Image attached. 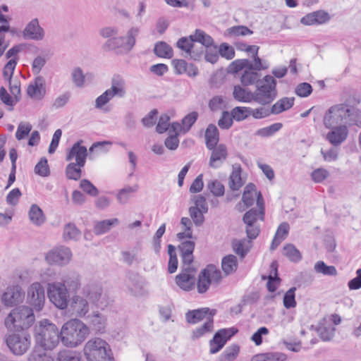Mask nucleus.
<instances>
[{
    "label": "nucleus",
    "instance_id": "a19ab883",
    "mask_svg": "<svg viewBox=\"0 0 361 361\" xmlns=\"http://www.w3.org/2000/svg\"><path fill=\"white\" fill-rule=\"evenodd\" d=\"M233 96L235 100L241 102H250L253 101V93L246 90L240 85L234 87Z\"/></svg>",
    "mask_w": 361,
    "mask_h": 361
},
{
    "label": "nucleus",
    "instance_id": "a878e982",
    "mask_svg": "<svg viewBox=\"0 0 361 361\" xmlns=\"http://www.w3.org/2000/svg\"><path fill=\"white\" fill-rule=\"evenodd\" d=\"M206 145L209 149H214L219 140V130L214 124H209L205 131Z\"/></svg>",
    "mask_w": 361,
    "mask_h": 361
},
{
    "label": "nucleus",
    "instance_id": "412c9836",
    "mask_svg": "<svg viewBox=\"0 0 361 361\" xmlns=\"http://www.w3.org/2000/svg\"><path fill=\"white\" fill-rule=\"evenodd\" d=\"M27 93L32 99L41 100L46 94L44 78L42 76L37 77L35 81L28 85Z\"/></svg>",
    "mask_w": 361,
    "mask_h": 361
},
{
    "label": "nucleus",
    "instance_id": "338daca9",
    "mask_svg": "<svg viewBox=\"0 0 361 361\" xmlns=\"http://www.w3.org/2000/svg\"><path fill=\"white\" fill-rule=\"evenodd\" d=\"M207 188L210 192L216 197L223 196L224 194V186L219 180H214L207 184Z\"/></svg>",
    "mask_w": 361,
    "mask_h": 361
},
{
    "label": "nucleus",
    "instance_id": "4be33fe9",
    "mask_svg": "<svg viewBox=\"0 0 361 361\" xmlns=\"http://www.w3.org/2000/svg\"><path fill=\"white\" fill-rule=\"evenodd\" d=\"M212 150L209 165L213 169L219 168L227 158V147L225 145L220 144Z\"/></svg>",
    "mask_w": 361,
    "mask_h": 361
},
{
    "label": "nucleus",
    "instance_id": "49530a36",
    "mask_svg": "<svg viewBox=\"0 0 361 361\" xmlns=\"http://www.w3.org/2000/svg\"><path fill=\"white\" fill-rule=\"evenodd\" d=\"M346 116V126L355 125L361 126V111L354 107L348 106V112Z\"/></svg>",
    "mask_w": 361,
    "mask_h": 361
},
{
    "label": "nucleus",
    "instance_id": "3c124183",
    "mask_svg": "<svg viewBox=\"0 0 361 361\" xmlns=\"http://www.w3.org/2000/svg\"><path fill=\"white\" fill-rule=\"evenodd\" d=\"M168 253L169 255L168 271L170 274L176 271L178 268V259L176 253V247L173 245H168Z\"/></svg>",
    "mask_w": 361,
    "mask_h": 361
},
{
    "label": "nucleus",
    "instance_id": "393cba45",
    "mask_svg": "<svg viewBox=\"0 0 361 361\" xmlns=\"http://www.w3.org/2000/svg\"><path fill=\"white\" fill-rule=\"evenodd\" d=\"M108 90L114 97H123L126 93L124 79L120 75H114L111 80V86Z\"/></svg>",
    "mask_w": 361,
    "mask_h": 361
},
{
    "label": "nucleus",
    "instance_id": "b1692460",
    "mask_svg": "<svg viewBox=\"0 0 361 361\" xmlns=\"http://www.w3.org/2000/svg\"><path fill=\"white\" fill-rule=\"evenodd\" d=\"M71 307L77 316L83 317L89 311V303L85 296L75 295L72 298Z\"/></svg>",
    "mask_w": 361,
    "mask_h": 361
},
{
    "label": "nucleus",
    "instance_id": "bf43d9fd",
    "mask_svg": "<svg viewBox=\"0 0 361 361\" xmlns=\"http://www.w3.org/2000/svg\"><path fill=\"white\" fill-rule=\"evenodd\" d=\"M227 31L231 36L234 37L250 35L253 33L251 30L244 25L233 26L228 28Z\"/></svg>",
    "mask_w": 361,
    "mask_h": 361
},
{
    "label": "nucleus",
    "instance_id": "680f3d73",
    "mask_svg": "<svg viewBox=\"0 0 361 361\" xmlns=\"http://www.w3.org/2000/svg\"><path fill=\"white\" fill-rule=\"evenodd\" d=\"M32 130V125L29 123L21 122L18 124L16 132V137L18 140L25 138Z\"/></svg>",
    "mask_w": 361,
    "mask_h": 361
},
{
    "label": "nucleus",
    "instance_id": "4c0bfd02",
    "mask_svg": "<svg viewBox=\"0 0 361 361\" xmlns=\"http://www.w3.org/2000/svg\"><path fill=\"white\" fill-rule=\"evenodd\" d=\"M62 284L68 287L71 290H76L80 286V276L75 272L68 274L64 276Z\"/></svg>",
    "mask_w": 361,
    "mask_h": 361
},
{
    "label": "nucleus",
    "instance_id": "6e6d98bb",
    "mask_svg": "<svg viewBox=\"0 0 361 361\" xmlns=\"http://www.w3.org/2000/svg\"><path fill=\"white\" fill-rule=\"evenodd\" d=\"M81 167L75 163H70L66 169V177L68 179L77 180L81 177Z\"/></svg>",
    "mask_w": 361,
    "mask_h": 361
},
{
    "label": "nucleus",
    "instance_id": "473e14b6",
    "mask_svg": "<svg viewBox=\"0 0 361 361\" xmlns=\"http://www.w3.org/2000/svg\"><path fill=\"white\" fill-rule=\"evenodd\" d=\"M118 223L119 220L117 218L97 221L94 226V233L97 235H102L108 232L112 226L117 225Z\"/></svg>",
    "mask_w": 361,
    "mask_h": 361
},
{
    "label": "nucleus",
    "instance_id": "6e6552de",
    "mask_svg": "<svg viewBox=\"0 0 361 361\" xmlns=\"http://www.w3.org/2000/svg\"><path fill=\"white\" fill-rule=\"evenodd\" d=\"M348 105L336 104L331 106L324 114L323 123L326 128L339 125H346V116L348 115Z\"/></svg>",
    "mask_w": 361,
    "mask_h": 361
},
{
    "label": "nucleus",
    "instance_id": "09e8293b",
    "mask_svg": "<svg viewBox=\"0 0 361 361\" xmlns=\"http://www.w3.org/2000/svg\"><path fill=\"white\" fill-rule=\"evenodd\" d=\"M57 361H82V360L80 353L64 350L59 353Z\"/></svg>",
    "mask_w": 361,
    "mask_h": 361
},
{
    "label": "nucleus",
    "instance_id": "cd10ccee",
    "mask_svg": "<svg viewBox=\"0 0 361 361\" xmlns=\"http://www.w3.org/2000/svg\"><path fill=\"white\" fill-rule=\"evenodd\" d=\"M241 167L240 165H233L229 177V187L232 190H238L244 184L241 178Z\"/></svg>",
    "mask_w": 361,
    "mask_h": 361
},
{
    "label": "nucleus",
    "instance_id": "37998d69",
    "mask_svg": "<svg viewBox=\"0 0 361 361\" xmlns=\"http://www.w3.org/2000/svg\"><path fill=\"white\" fill-rule=\"evenodd\" d=\"M283 255L293 262H298L302 259L300 252L293 244H287L283 247Z\"/></svg>",
    "mask_w": 361,
    "mask_h": 361
},
{
    "label": "nucleus",
    "instance_id": "e2e57ef3",
    "mask_svg": "<svg viewBox=\"0 0 361 361\" xmlns=\"http://www.w3.org/2000/svg\"><path fill=\"white\" fill-rule=\"evenodd\" d=\"M45 350L35 349L28 356V361H53L44 351Z\"/></svg>",
    "mask_w": 361,
    "mask_h": 361
},
{
    "label": "nucleus",
    "instance_id": "e433bc0d",
    "mask_svg": "<svg viewBox=\"0 0 361 361\" xmlns=\"http://www.w3.org/2000/svg\"><path fill=\"white\" fill-rule=\"evenodd\" d=\"M215 310H212L209 313V316L207 317V321L200 327L196 329L192 334V338L194 339L199 338L207 332H210L213 329V316L215 314Z\"/></svg>",
    "mask_w": 361,
    "mask_h": 361
},
{
    "label": "nucleus",
    "instance_id": "4d7b16f0",
    "mask_svg": "<svg viewBox=\"0 0 361 361\" xmlns=\"http://www.w3.org/2000/svg\"><path fill=\"white\" fill-rule=\"evenodd\" d=\"M295 290L296 288L292 287L285 293L283 296V305L286 308L290 309L296 306V301L295 299Z\"/></svg>",
    "mask_w": 361,
    "mask_h": 361
},
{
    "label": "nucleus",
    "instance_id": "79ce46f5",
    "mask_svg": "<svg viewBox=\"0 0 361 361\" xmlns=\"http://www.w3.org/2000/svg\"><path fill=\"white\" fill-rule=\"evenodd\" d=\"M154 51L161 58L171 59L173 55V49L165 42H157L154 46Z\"/></svg>",
    "mask_w": 361,
    "mask_h": 361
},
{
    "label": "nucleus",
    "instance_id": "ddd939ff",
    "mask_svg": "<svg viewBox=\"0 0 361 361\" xmlns=\"http://www.w3.org/2000/svg\"><path fill=\"white\" fill-rule=\"evenodd\" d=\"M72 255L68 247L61 245L49 250L45 255V260L49 264L65 266L70 262Z\"/></svg>",
    "mask_w": 361,
    "mask_h": 361
},
{
    "label": "nucleus",
    "instance_id": "c756f323",
    "mask_svg": "<svg viewBox=\"0 0 361 361\" xmlns=\"http://www.w3.org/2000/svg\"><path fill=\"white\" fill-rule=\"evenodd\" d=\"M290 229L289 224L286 222L281 223L277 228L274 238L271 245V250H275L280 243L286 238Z\"/></svg>",
    "mask_w": 361,
    "mask_h": 361
},
{
    "label": "nucleus",
    "instance_id": "0e129e2a",
    "mask_svg": "<svg viewBox=\"0 0 361 361\" xmlns=\"http://www.w3.org/2000/svg\"><path fill=\"white\" fill-rule=\"evenodd\" d=\"M198 118V113L196 111H192L187 114L182 119V125L183 128V133L188 132L192 125L195 123Z\"/></svg>",
    "mask_w": 361,
    "mask_h": 361
},
{
    "label": "nucleus",
    "instance_id": "0eeeda50",
    "mask_svg": "<svg viewBox=\"0 0 361 361\" xmlns=\"http://www.w3.org/2000/svg\"><path fill=\"white\" fill-rule=\"evenodd\" d=\"M4 341L10 352L20 356L30 349L32 338L27 331L22 330L6 335Z\"/></svg>",
    "mask_w": 361,
    "mask_h": 361
},
{
    "label": "nucleus",
    "instance_id": "5701e85b",
    "mask_svg": "<svg viewBox=\"0 0 361 361\" xmlns=\"http://www.w3.org/2000/svg\"><path fill=\"white\" fill-rule=\"evenodd\" d=\"M257 204L259 207V210L251 209L244 214L243 221L245 224H255L257 219L263 220L264 214V205L262 197L260 192L257 195Z\"/></svg>",
    "mask_w": 361,
    "mask_h": 361
},
{
    "label": "nucleus",
    "instance_id": "72a5a7b5",
    "mask_svg": "<svg viewBox=\"0 0 361 361\" xmlns=\"http://www.w3.org/2000/svg\"><path fill=\"white\" fill-rule=\"evenodd\" d=\"M209 308L188 311L185 314L186 320L188 323L196 324L205 318L207 319L209 316Z\"/></svg>",
    "mask_w": 361,
    "mask_h": 361
},
{
    "label": "nucleus",
    "instance_id": "7c9ffc66",
    "mask_svg": "<svg viewBox=\"0 0 361 361\" xmlns=\"http://www.w3.org/2000/svg\"><path fill=\"white\" fill-rule=\"evenodd\" d=\"M294 97H283L272 105V114H279L285 111L290 109L294 105Z\"/></svg>",
    "mask_w": 361,
    "mask_h": 361
},
{
    "label": "nucleus",
    "instance_id": "9b49d317",
    "mask_svg": "<svg viewBox=\"0 0 361 361\" xmlns=\"http://www.w3.org/2000/svg\"><path fill=\"white\" fill-rule=\"evenodd\" d=\"M27 303L32 310L41 311L45 302V291L44 286L39 282L32 283L27 290Z\"/></svg>",
    "mask_w": 361,
    "mask_h": 361
},
{
    "label": "nucleus",
    "instance_id": "20e7f679",
    "mask_svg": "<svg viewBox=\"0 0 361 361\" xmlns=\"http://www.w3.org/2000/svg\"><path fill=\"white\" fill-rule=\"evenodd\" d=\"M253 101L262 106L270 104L277 97L276 80L270 75L262 79L256 85Z\"/></svg>",
    "mask_w": 361,
    "mask_h": 361
},
{
    "label": "nucleus",
    "instance_id": "2eb2a0df",
    "mask_svg": "<svg viewBox=\"0 0 361 361\" xmlns=\"http://www.w3.org/2000/svg\"><path fill=\"white\" fill-rule=\"evenodd\" d=\"M237 330L231 329H221L216 331L214 337L209 341V353L211 354H216L219 352L225 345L227 341H228L235 334Z\"/></svg>",
    "mask_w": 361,
    "mask_h": 361
},
{
    "label": "nucleus",
    "instance_id": "7ed1b4c3",
    "mask_svg": "<svg viewBox=\"0 0 361 361\" xmlns=\"http://www.w3.org/2000/svg\"><path fill=\"white\" fill-rule=\"evenodd\" d=\"M32 308L22 305L11 310L5 318L4 325L8 330H18L29 328L35 322Z\"/></svg>",
    "mask_w": 361,
    "mask_h": 361
},
{
    "label": "nucleus",
    "instance_id": "f8f14e48",
    "mask_svg": "<svg viewBox=\"0 0 361 361\" xmlns=\"http://www.w3.org/2000/svg\"><path fill=\"white\" fill-rule=\"evenodd\" d=\"M211 42L212 37L210 35L202 30L197 29L193 35L180 38L176 43V46L188 54L193 47L195 42L208 45Z\"/></svg>",
    "mask_w": 361,
    "mask_h": 361
},
{
    "label": "nucleus",
    "instance_id": "2f4dec72",
    "mask_svg": "<svg viewBox=\"0 0 361 361\" xmlns=\"http://www.w3.org/2000/svg\"><path fill=\"white\" fill-rule=\"evenodd\" d=\"M87 319L92 326L94 330L102 332L106 326V318L99 312H93L92 314L88 315Z\"/></svg>",
    "mask_w": 361,
    "mask_h": 361
},
{
    "label": "nucleus",
    "instance_id": "39448f33",
    "mask_svg": "<svg viewBox=\"0 0 361 361\" xmlns=\"http://www.w3.org/2000/svg\"><path fill=\"white\" fill-rule=\"evenodd\" d=\"M84 354L87 361H111L109 344L100 338L89 340L85 345Z\"/></svg>",
    "mask_w": 361,
    "mask_h": 361
},
{
    "label": "nucleus",
    "instance_id": "a18cd8bd",
    "mask_svg": "<svg viewBox=\"0 0 361 361\" xmlns=\"http://www.w3.org/2000/svg\"><path fill=\"white\" fill-rule=\"evenodd\" d=\"M240 348L236 344L227 347L219 357V361H233L239 353Z\"/></svg>",
    "mask_w": 361,
    "mask_h": 361
},
{
    "label": "nucleus",
    "instance_id": "5fc2aeb1",
    "mask_svg": "<svg viewBox=\"0 0 361 361\" xmlns=\"http://www.w3.org/2000/svg\"><path fill=\"white\" fill-rule=\"evenodd\" d=\"M71 78L76 87H82L84 86L85 76L80 68L75 67L72 70Z\"/></svg>",
    "mask_w": 361,
    "mask_h": 361
},
{
    "label": "nucleus",
    "instance_id": "c9c22d12",
    "mask_svg": "<svg viewBox=\"0 0 361 361\" xmlns=\"http://www.w3.org/2000/svg\"><path fill=\"white\" fill-rule=\"evenodd\" d=\"M127 286L129 291L135 296L142 295L145 293L143 281L138 276L129 279Z\"/></svg>",
    "mask_w": 361,
    "mask_h": 361
},
{
    "label": "nucleus",
    "instance_id": "f704fd0d",
    "mask_svg": "<svg viewBox=\"0 0 361 361\" xmlns=\"http://www.w3.org/2000/svg\"><path fill=\"white\" fill-rule=\"evenodd\" d=\"M202 45L204 47V59L206 61L212 64L216 63L219 57V53L217 46L214 44V39L212 38V42L208 45Z\"/></svg>",
    "mask_w": 361,
    "mask_h": 361
},
{
    "label": "nucleus",
    "instance_id": "aec40b11",
    "mask_svg": "<svg viewBox=\"0 0 361 361\" xmlns=\"http://www.w3.org/2000/svg\"><path fill=\"white\" fill-rule=\"evenodd\" d=\"M326 139L334 146H339L348 135V128L346 125H339L329 128Z\"/></svg>",
    "mask_w": 361,
    "mask_h": 361
},
{
    "label": "nucleus",
    "instance_id": "13d9d810",
    "mask_svg": "<svg viewBox=\"0 0 361 361\" xmlns=\"http://www.w3.org/2000/svg\"><path fill=\"white\" fill-rule=\"evenodd\" d=\"M16 65L17 59L15 58L10 59L4 66L3 69V76L5 80H11Z\"/></svg>",
    "mask_w": 361,
    "mask_h": 361
},
{
    "label": "nucleus",
    "instance_id": "ea45409f",
    "mask_svg": "<svg viewBox=\"0 0 361 361\" xmlns=\"http://www.w3.org/2000/svg\"><path fill=\"white\" fill-rule=\"evenodd\" d=\"M221 267L226 275L235 271L238 267L237 257L233 255L224 257L221 261Z\"/></svg>",
    "mask_w": 361,
    "mask_h": 361
},
{
    "label": "nucleus",
    "instance_id": "c03bdc74",
    "mask_svg": "<svg viewBox=\"0 0 361 361\" xmlns=\"http://www.w3.org/2000/svg\"><path fill=\"white\" fill-rule=\"evenodd\" d=\"M282 127L283 125L281 123H275L269 126L258 129L255 132V135L262 137H271L279 131Z\"/></svg>",
    "mask_w": 361,
    "mask_h": 361
},
{
    "label": "nucleus",
    "instance_id": "9d476101",
    "mask_svg": "<svg viewBox=\"0 0 361 361\" xmlns=\"http://www.w3.org/2000/svg\"><path fill=\"white\" fill-rule=\"evenodd\" d=\"M221 279V272L215 266L208 265L199 275L197 290L200 293L207 292L211 284H218Z\"/></svg>",
    "mask_w": 361,
    "mask_h": 361
},
{
    "label": "nucleus",
    "instance_id": "58836bf2",
    "mask_svg": "<svg viewBox=\"0 0 361 361\" xmlns=\"http://www.w3.org/2000/svg\"><path fill=\"white\" fill-rule=\"evenodd\" d=\"M30 221L37 226H40L45 221V216L42 210L37 204H32L29 211Z\"/></svg>",
    "mask_w": 361,
    "mask_h": 361
},
{
    "label": "nucleus",
    "instance_id": "f3484780",
    "mask_svg": "<svg viewBox=\"0 0 361 361\" xmlns=\"http://www.w3.org/2000/svg\"><path fill=\"white\" fill-rule=\"evenodd\" d=\"M177 285L184 290H190L195 284V270L192 267H185L182 271L176 276Z\"/></svg>",
    "mask_w": 361,
    "mask_h": 361
},
{
    "label": "nucleus",
    "instance_id": "774afa93",
    "mask_svg": "<svg viewBox=\"0 0 361 361\" xmlns=\"http://www.w3.org/2000/svg\"><path fill=\"white\" fill-rule=\"evenodd\" d=\"M35 172L40 176L47 177L49 175L47 159L42 158L35 167Z\"/></svg>",
    "mask_w": 361,
    "mask_h": 361
},
{
    "label": "nucleus",
    "instance_id": "dca6fc26",
    "mask_svg": "<svg viewBox=\"0 0 361 361\" xmlns=\"http://www.w3.org/2000/svg\"><path fill=\"white\" fill-rule=\"evenodd\" d=\"M24 293L19 285L8 286L1 296L2 302L8 307H12L23 301Z\"/></svg>",
    "mask_w": 361,
    "mask_h": 361
},
{
    "label": "nucleus",
    "instance_id": "bb28decb",
    "mask_svg": "<svg viewBox=\"0 0 361 361\" xmlns=\"http://www.w3.org/2000/svg\"><path fill=\"white\" fill-rule=\"evenodd\" d=\"M261 74L252 70V68H247L243 71L240 78L241 83L244 86L256 85L262 80Z\"/></svg>",
    "mask_w": 361,
    "mask_h": 361
},
{
    "label": "nucleus",
    "instance_id": "c85d7f7f",
    "mask_svg": "<svg viewBox=\"0 0 361 361\" xmlns=\"http://www.w3.org/2000/svg\"><path fill=\"white\" fill-rule=\"evenodd\" d=\"M287 355L281 352H268L254 355L251 361H286Z\"/></svg>",
    "mask_w": 361,
    "mask_h": 361
},
{
    "label": "nucleus",
    "instance_id": "f257e3e1",
    "mask_svg": "<svg viewBox=\"0 0 361 361\" xmlns=\"http://www.w3.org/2000/svg\"><path fill=\"white\" fill-rule=\"evenodd\" d=\"M88 334L89 328L78 319H73L66 322L60 331L62 343L71 348L81 344Z\"/></svg>",
    "mask_w": 361,
    "mask_h": 361
},
{
    "label": "nucleus",
    "instance_id": "69168bd1",
    "mask_svg": "<svg viewBox=\"0 0 361 361\" xmlns=\"http://www.w3.org/2000/svg\"><path fill=\"white\" fill-rule=\"evenodd\" d=\"M271 108L260 106L257 109L250 108V116L255 119H262L269 116L272 114Z\"/></svg>",
    "mask_w": 361,
    "mask_h": 361
},
{
    "label": "nucleus",
    "instance_id": "1a4fd4ad",
    "mask_svg": "<svg viewBox=\"0 0 361 361\" xmlns=\"http://www.w3.org/2000/svg\"><path fill=\"white\" fill-rule=\"evenodd\" d=\"M47 295L49 300L58 308L63 310L68 306L69 293L60 282L49 283L47 284Z\"/></svg>",
    "mask_w": 361,
    "mask_h": 361
},
{
    "label": "nucleus",
    "instance_id": "864d4df0",
    "mask_svg": "<svg viewBox=\"0 0 361 361\" xmlns=\"http://www.w3.org/2000/svg\"><path fill=\"white\" fill-rule=\"evenodd\" d=\"M231 114L233 119L240 121L250 116V107L237 106L232 109Z\"/></svg>",
    "mask_w": 361,
    "mask_h": 361
},
{
    "label": "nucleus",
    "instance_id": "f03ea898",
    "mask_svg": "<svg viewBox=\"0 0 361 361\" xmlns=\"http://www.w3.org/2000/svg\"><path fill=\"white\" fill-rule=\"evenodd\" d=\"M35 337L37 344L44 350H52L59 343L61 338L60 332L56 326L43 319L35 328Z\"/></svg>",
    "mask_w": 361,
    "mask_h": 361
},
{
    "label": "nucleus",
    "instance_id": "8fccbe9b",
    "mask_svg": "<svg viewBox=\"0 0 361 361\" xmlns=\"http://www.w3.org/2000/svg\"><path fill=\"white\" fill-rule=\"evenodd\" d=\"M335 327L333 324H323L317 328V332L323 341H330L334 336Z\"/></svg>",
    "mask_w": 361,
    "mask_h": 361
},
{
    "label": "nucleus",
    "instance_id": "052dcab7",
    "mask_svg": "<svg viewBox=\"0 0 361 361\" xmlns=\"http://www.w3.org/2000/svg\"><path fill=\"white\" fill-rule=\"evenodd\" d=\"M80 236V232L73 224H68L63 229V238L66 240H76Z\"/></svg>",
    "mask_w": 361,
    "mask_h": 361
},
{
    "label": "nucleus",
    "instance_id": "423d86ee",
    "mask_svg": "<svg viewBox=\"0 0 361 361\" xmlns=\"http://www.w3.org/2000/svg\"><path fill=\"white\" fill-rule=\"evenodd\" d=\"M140 29L139 27H131L123 37H116L109 39L104 44L103 47L106 50H116L125 53L129 52L135 46L136 37L139 35Z\"/></svg>",
    "mask_w": 361,
    "mask_h": 361
},
{
    "label": "nucleus",
    "instance_id": "a211bd4d",
    "mask_svg": "<svg viewBox=\"0 0 361 361\" xmlns=\"http://www.w3.org/2000/svg\"><path fill=\"white\" fill-rule=\"evenodd\" d=\"M23 35L25 39L40 41L44 39L45 32L39 25L38 19L33 18L25 27Z\"/></svg>",
    "mask_w": 361,
    "mask_h": 361
},
{
    "label": "nucleus",
    "instance_id": "de8ad7c7",
    "mask_svg": "<svg viewBox=\"0 0 361 361\" xmlns=\"http://www.w3.org/2000/svg\"><path fill=\"white\" fill-rule=\"evenodd\" d=\"M317 273L322 274L325 276H336L337 270L334 266H328L323 261H318L314 267Z\"/></svg>",
    "mask_w": 361,
    "mask_h": 361
},
{
    "label": "nucleus",
    "instance_id": "4468645a",
    "mask_svg": "<svg viewBox=\"0 0 361 361\" xmlns=\"http://www.w3.org/2000/svg\"><path fill=\"white\" fill-rule=\"evenodd\" d=\"M82 294L99 308L104 309L109 303L106 294L103 293L102 287L99 285L90 284L85 286Z\"/></svg>",
    "mask_w": 361,
    "mask_h": 361
},
{
    "label": "nucleus",
    "instance_id": "6ab92c4d",
    "mask_svg": "<svg viewBox=\"0 0 361 361\" xmlns=\"http://www.w3.org/2000/svg\"><path fill=\"white\" fill-rule=\"evenodd\" d=\"M82 143V140H79L75 142L66 156V161L75 159V164H78L79 167H83L85 166L87 156V149L85 146L81 145Z\"/></svg>",
    "mask_w": 361,
    "mask_h": 361
},
{
    "label": "nucleus",
    "instance_id": "603ef678",
    "mask_svg": "<svg viewBox=\"0 0 361 361\" xmlns=\"http://www.w3.org/2000/svg\"><path fill=\"white\" fill-rule=\"evenodd\" d=\"M137 189L138 186L137 185L127 186L121 189L117 195L118 202L121 204L126 203L130 197V194L135 192Z\"/></svg>",
    "mask_w": 361,
    "mask_h": 361
}]
</instances>
